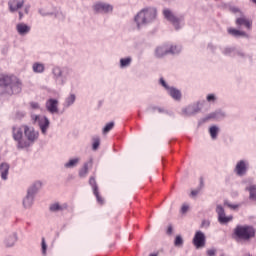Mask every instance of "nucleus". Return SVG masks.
<instances>
[{"mask_svg": "<svg viewBox=\"0 0 256 256\" xmlns=\"http://www.w3.org/2000/svg\"><path fill=\"white\" fill-rule=\"evenodd\" d=\"M235 24L239 29H247V31H251L253 27V21H251V19H248L245 16L237 18Z\"/></svg>", "mask_w": 256, "mask_h": 256, "instance_id": "9", "label": "nucleus"}, {"mask_svg": "<svg viewBox=\"0 0 256 256\" xmlns=\"http://www.w3.org/2000/svg\"><path fill=\"white\" fill-rule=\"evenodd\" d=\"M12 137L17 142V149H27L29 147V141L23 138V126H13Z\"/></svg>", "mask_w": 256, "mask_h": 256, "instance_id": "4", "label": "nucleus"}, {"mask_svg": "<svg viewBox=\"0 0 256 256\" xmlns=\"http://www.w3.org/2000/svg\"><path fill=\"white\" fill-rule=\"evenodd\" d=\"M49 209L52 213H57V211H65V209H67V204L60 205L59 203H54L50 205Z\"/></svg>", "mask_w": 256, "mask_h": 256, "instance_id": "21", "label": "nucleus"}, {"mask_svg": "<svg viewBox=\"0 0 256 256\" xmlns=\"http://www.w3.org/2000/svg\"><path fill=\"white\" fill-rule=\"evenodd\" d=\"M168 93L175 101H181V91L177 90V88L170 87Z\"/></svg>", "mask_w": 256, "mask_h": 256, "instance_id": "19", "label": "nucleus"}, {"mask_svg": "<svg viewBox=\"0 0 256 256\" xmlns=\"http://www.w3.org/2000/svg\"><path fill=\"white\" fill-rule=\"evenodd\" d=\"M201 109L199 108V105H194V106H188L185 110L184 113L186 115H195V113H199Z\"/></svg>", "mask_w": 256, "mask_h": 256, "instance_id": "23", "label": "nucleus"}, {"mask_svg": "<svg viewBox=\"0 0 256 256\" xmlns=\"http://www.w3.org/2000/svg\"><path fill=\"white\" fill-rule=\"evenodd\" d=\"M96 13H111L113 6L104 2H98L93 6Z\"/></svg>", "mask_w": 256, "mask_h": 256, "instance_id": "11", "label": "nucleus"}, {"mask_svg": "<svg viewBox=\"0 0 256 256\" xmlns=\"http://www.w3.org/2000/svg\"><path fill=\"white\" fill-rule=\"evenodd\" d=\"M39 13H41V15L45 16V15H51V13H43V10H39Z\"/></svg>", "mask_w": 256, "mask_h": 256, "instance_id": "54", "label": "nucleus"}, {"mask_svg": "<svg viewBox=\"0 0 256 256\" xmlns=\"http://www.w3.org/2000/svg\"><path fill=\"white\" fill-rule=\"evenodd\" d=\"M16 31L19 33V35H27V33L31 31V27L25 23H19L16 26Z\"/></svg>", "mask_w": 256, "mask_h": 256, "instance_id": "17", "label": "nucleus"}, {"mask_svg": "<svg viewBox=\"0 0 256 256\" xmlns=\"http://www.w3.org/2000/svg\"><path fill=\"white\" fill-rule=\"evenodd\" d=\"M93 165V159H90L88 162L84 163L83 167L79 170V177H87L89 173V166Z\"/></svg>", "mask_w": 256, "mask_h": 256, "instance_id": "16", "label": "nucleus"}, {"mask_svg": "<svg viewBox=\"0 0 256 256\" xmlns=\"http://www.w3.org/2000/svg\"><path fill=\"white\" fill-rule=\"evenodd\" d=\"M42 254L47 255V243H45V238H42Z\"/></svg>", "mask_w": 256, "mask_h": 256, "instance_id": "39", "label": "nucleus"}, {"mask_svg": "<svg viewBox=\"0 0 256 256\" xmlns=\"http://www.w3.org/2000/svg\"><path fill=\"white\" fill-rule=\"evenodd\" d=\"M206 253H207L208 256H215V254L217 253V250L209 249V250H207Z\"/></svg>", "mask_w": 256, "mask_h": 256, "instance_id": "42", "label": "nucleus"}, {"mask_svg": "<svg viewBox=\"0 0 256 256\" xmlns=\"http://www.w3.org/2000/svg\"><path fill=\"white\" fill-rule=\"evenodd\" d=\"M163 15H164L165 19H167V21L172 23V25L175 27L176 30L181 29V27L179 26L181 23V18L175 16V14H173V12H171V10L164 9Z\"/></svg>", "mask_w": 256, "mask_h": 256, "instance_id": "8", "label": "nucleus"}, {"mask_svg": "<svg viewBox=\"0 0 256 256\" xmlns=\"http://www.w3.org/2000/svg\"><path fill=\"white\" fill-rule=\"evenodd\" d=\"M215 96L213 95V94H209L208 96H207V101H209V102H211V101H215Z\"/></svg>", "mask_w": 256, "mask_h": 256, "instance_id": "45", "label": "nucleus"}, {"mask_svg": "<svg viewBox=\"0 0 256 256\" xmlns=\"http://www.w3.org/2000/svg\"><path fill=\"white\" fill-rule=\"evenodd\" d=\"M234 171L238 175V177H243L244 175H246L247 174V162H245V160L238 161Z\"/></svg>", "mask_w": 256, "mask_h": 256, "instance_id": "14", "label": "nucleus"}, {"mask_svg": "<svg viewBox=\"0 0 256 256\" xmlns=\"http://www.w3.org/2000/svg\"><path fill=\"white\" fill-rule=\"evenodd\" d=\"M157 109H158L157 106L152 107V111H157Z\"/></svg>", "mask_w": 256, "mask_h": 256, "instance_id": "57", "label": "nucleus"}, {"mask_svg": "<svg viewBox=\"0 0 256 256\" xmlns=\"http://www.w3.org/2000/svg\"><path fill=\"white\" fill-rule=\"evenodd\" d=\"M251 1L256 4V0H251Z\"/></svg>", "mask_w": 256, "mask_h": 256, "instance_id": "62", "label": "nucleus"}, {"mask_svg": "<svg viewBox=\"0 0 256 256\" xmlns=\"http://www.w3.org/2000/svg\"><path fill=\"white\" fill-rule=\"evenodd\" d=\"M200 185L203 187V178H200Z\"/></svg>", "mask_w": 256, "mask_h": 256, "instance_id": "58", "label": "nucleus"}, {"mask_svg": "<svg viewBox=\"0 0 256 256\" xmlns=\"http://www.w3.org/2000/svg\"><path fill=\"white\" fill-rule=\"evenodd\" d=\"M36 121H38V125L43 135H47V129H49V118L45 116H36Z\"/></svg>", "mask_w": 256, "mask_h": 256, "instance_id": "12", "label": "nucleus"}, {"mask_svg": "<svg viewBox=\"0 0 256 256\" xmlns=\"http://www.w3.org/2000/svg\"><path fill=\"white\" fill-rule=\"evenodd\" d=\"M16 117L17 119H21L22 117H25V112H17Z\"/></svg>", "mask_w": 256, "mask_h": 256, "instance_id": "46", "label": "nucleus"}, {"mask_svg": "<svg viewBox=\"0 0 256 256\" xmlns=\"http://www.w3.org/2000/svg\"><path fill=\"white\" fill-rule=\"evenodd\" d=\"M46 109L52 114L59 113V101L54 98L48 99L46 102Z\"/></svg>", "mask_w": 256, "mask_h": 256, "instance_id": "13", "label": "nucleus"}, {"mask_svg": "<svg viewBox=\"0 0 256 256\" xmlns=\"http://www.w3.org/2000/svg\"><path fill=\"white\" fill-rule=\"evenodd\" d=\"M24 11H25L26 15H28V14H29V7H26V8L24 9Z\"/></svg>", "mask_w": 256, "mask_h": 256, "instance_id": "55", "label": "nucleus"}, {"mask_svg": "<svg viewBox=\"0 0 256 256\" xmlns=\"http://www.w3.org/2000/svg\"><path fill=\"white\" fill-rule=\"evenodd\" d=\"M18 15H19V21H21L23 19V12L19 11Z\"/></svg>", "mask_w": 256, "mask_h": 256, "instance_id": "52", "label": "nucleus"}, {"mask_svg": "<svg viewBox=\"0 0 256 256\" xmlns=\"http://www.w3.org/2000/svg\"><path fill=\"white\" fill-rule=\"evenodd\" d=\"M191 195H192V197L199 195V190H192Z\"/></svg>", "mask_w": 256, "mask_h": 256, "instance_id": "50", "label": "nucleus"}, {"mask_svg": "<svg viewBox=\"0 0 256 256\" xmlns=\"http://www.w3.org/2000/svg\"><path fill=\"white\" fill-rule=\"evenodd\" d=\"M228 33L236 39H239V37H248L245 31L237 30L235 28H228Z\"/></svg>", "mask_w": 256, "mask_h": 256, "instance_id": "18", "label": "nucleus"}, {"mask_svg": "<svg viewBox=\"0 0 256 256\" xmlns=\"http://www.w3.org/2000/svg\"><path fill=\"white\" fill-rule=\"evenodd\" d=\"M131 61H132L131 57L120 59V67L122 68L129 67L131 65Z\"/></svg>", "mask_w": 256, "mask_h": 256, "instance_id": "29", "label": "nucleus"}, {"mask_svg": "<svg viewBox=\"0 0 256 256\" xmlns=\"http://www.w3.org/2000/svg\"><path fill=\"white\" fill-rule=\"evenodd\" d=\"M230 11H231L232 13H239V8H237V7H231V8H230Z\"/></svg>", "mask_w": 256, "mask_h": 256, "instance_id": "49", "label": "nucleus"}, {"mask_svg": "<svg viewBox=\"0 0 256 256\" xmlns=\"http://www.w3.org/2000/svg\"><path fill=\"white\" fill-rule=\"evenodd\" d=\"M25 5V0H9L8 7L10 13H15V11H19Z\"/></svg>", "mask_w": 256, "mask_h": 256, "instance_id": "15", "label": "nucleus"}, {"mask_svg": "<svg viewBox=\"0 0 256 256\" xmlns=\"http://www.w3.org/2000/svg\"><path fill=\"white\" fill-rule=\"evenodd\" d=\"M149 256H158V254L152 253Z\"/></svg>", "mask_w": 256, "mask_h": 256, "instance_id": "59", "label": "nucleus"}, {"mask_svg": "<svg viewBox=\"0 0 256 256\" xmlns=\"http://www.w3.org/2000/svg\"><path fill=\"white\" fill-rule=\"evenodd\" d=\"M77 163H79V158H74L69 160L68 163L65 164L66 169H69L71 167H75V165H77Z\"/></svg>", "mask_w": 256, "mask_h": 256, "instance_id": "33", "label": "nucleus"}, {"mask_svg": "<svg viewBox=\"0 0 256 256\" xmlns=\"http://www.w3.org/2000/svg\"><path fill=\"white\" fill-rule=\"evenodd\" d=\"M158 113H165V109L158 107L157 108Z\"/></svg>", "mask_w": 256, "mask_h": 256, "instance_id": "51", "label": "nucleus"}, {"mask_svg": "<svg viewBox=\"0 0 256 256\" xmlns=\"http://www.w3.org/2000/svg\"><path fill=\"white\" fill-rule=\"evenodd\" d=\"M160 84L162 85V87L166 88L167 91L170 90L171 87H169V85H167V82H165V79L160 78Z\"/></svg>", "mask_w": 256, "mask_h": 256, "instance_id": "41", "label": "nucleus"}, {"mask_svg": "<svg viewBox=\"0 0 256 256\" xmlns=\"http://www.w3.org/2000/svg\"><path fill=\"white\" fill-rule=\"evenodd\" d=\"M0 87H3L7 95H18L23 89V83L17 76H0Z\"/></svg>", "mask_w": 256, "mask_h": 256, "instance_id": "1", "label": "nucleus"}, {"mask_svg": "<svg viewBox=\"0 0 256 256\" xmlns=\"http://www.w3.org/2000/svg\"><path fill=\"white\" fill-rule=\"evenodd\" d=\"M0 173H1V178L6 181L7 175H9V164L7 163H2L0 165Z\"/></svg>", "mask_w": 256, "mask_h": 256, "instance_id": "20", "label": "nucleus"}, {"mask_svg": "<svg viewBox=\"0 0 256 256\" xmlns=\"http://www.w3.org/2000/svg\"><path fill=\"white\" fill-rule=\"evenodd\" d=\"M33 71L34 73H43V71H45V65L36 62L33 64Z\"/></svg>", "mask_w": 256, "mask_h": 256, "instance_id": "26", "label": "nucleus"}, {"mask_svg": "<svg viewBox=\"0 0 256 256\" xmlns=\"http://www.w3.org/2000/svg\"><path fill=\"white\" fill-rule=\"evenodd\" d=\"M24 130V137H26V141H28L29 147L39 139V132L35 131L34 128H31L27 125H22Z\"/></svg>", "mask_w": 256, "mask_h": 256, "instance_id": "6", "label": "nucleus"}, {"mask_svg": "<svg viewBox=\"0 0 256 256\" xmlns=\"http://www.w3.org/2000/svg\"><path fill=\"white\" fill-rule=\"evenodd\" d=\"M246 191H249L250 199H256V186L255 185H252V186L246 188Z\"/></svg>", "mask_w": 256, "mask_h": 256, "instance_id": "31", "label": "nucleus"}, {"mask_svg": "<svg viewBox=\"0 0 256 256\" xmlns=\"http://www.w3.org/2000/svg\"><path fill=\"white\" fill-rule=\"evenodd\" d=\"M186 211H189V206L183 205L182 208H181V212L185 213Z\"/></svg>", "mask_w": 256, "mask_h": 256, "instance_id": "48", "label": "nucleus"}, {"mask_svg": "<svg viewBox=\"0 0 256 256\" xmlns=\"http://www.w3.org/2000/svg\"><path fill=\"white\" fill-rule=\"evenodd\" d=\"M89 185L92 187L93 192L99 191V186L97 185V180H95L94 176L89 178Z\"/></svg>", "mask_w": 256, "mask_h": 256, "instance_id": "28", "label": "nucleus"}, {"mask_svg": "<svg viewBox=\"0 0 256 256\" xmlns=\"http://www.w3.org/2000/svg\"><path fill=\"white\" fill-rule=\"evenodd\" d=\"M41 182H35L30 188H28L27 195L23 200V206L25 209H29L33 205V200L35 199V194L39 191L41 187Z\"/></svg>", "mask_w": 256, "mask_h": 256, "instance_id": "5", "label": "nucleus"}, {"mask_svg": "<svg viewBox=\"0 0 256 256\" xmlns=\"http://www.w3.org/2000/svg\"><path fill=\"white\" fill-rule=\"evenodd\" d=\"M30 106L32 109H39V103H37V102H31Z\"/></svg>", "mask_w": 256, "mask_h": 256, "instance_id": "44", "label": "nucleus"}, {"mask_svg": "<svg viewBox=\"0 0 256 256\" xmlns=\"http://www.w3.org/2000/svg\"><path fill=\"white\" fill-rule=\"evenodd\" d=\"M75 94H71L68 98H66V107H71V105H73V103H75Z\"/></svg>", "mask_w": 256, "mask_h": 256, "instance_id": "34", "label": "nucleus"}, {"mask_svg": "<svg viewBox=\"0 0 256 256\" xmlns=\"http://www.w3.org/2000/svg\"><path fill=\"white\" fill-rule=\"evenodd\" d=\"M208 47H210V49H213V45L209 44Z\"/></svg>", "mask_w": 256, "mask_h": 256, "instance_id": "60", "label": "nucleus"}, {"mask_svg": "<svg viewBox=\"0 0 256 256\" xmlns=\"http://www.w3.org/2000/svg\"><path fill=\"white\" fill-rule=\"evenodd\" d=\"M223 117H225V113H223L221 111H216V112L210 113L206 117V121H208V119H216V121H219V119H223Z\"/></svg>", "mask_w": 256, "mask_h": 256, "instance_id": "22", "label": "nucleus"}, {"mask_svg": "<svg viewBox=\"0 0 256 256\" xmlns=\"http://www.w3.org/2000/svg\"><path fill=\"white\" fill-rule=\"evenodd\" d=\"M183 243H184L183 237H181V235H177L174 240V246L181 247L183 245Z\"/></svg>", "mask_w": 256, "mask_h": 256, "instance_id": "35", "label": "nucleus"}, {"mask_svg": "<svg viewBox=\"0 0 256 256\" xmlns=\"http://www.w3.org/2000/svg\"><path fill=\"white\" fill-rule=\"evenodd\" d=\"M162 163H165V159L164 158H162Z\"/></svg>", "mask_w": 256, "mask_h": 256, "instance_id": "61", "label": "nucleus"}, {"mask_svg": "<svg viewBox=\"0 0 256 256\" xmlns=\"http://www.w3.org/2000/svg\"><path fill=\"white\" fill-rule=\"evenodd\" d=\"M166 53H171L172 55H177V53H181V47L179 46H171L170 49Z\"/></svg>", "mask_w": 256, "mask_h": 256, "instance_id": "32", "label": "nucleus"}, {"mask_svg": "<svg viewBox=\"0 0 256 256\" xmlns=\"http://www.w3.org/2000/svg\"><path fill=\"white\" fill-rule=\"evenodd\" d=\"M209 225H211V223L209 222V220H203L201 223V227H209Z\"/></svg>", "mask_w": 256, "mask_h": 256, "instance_id": "43", "label": "nucleus"}, {"mask_svg": "<svg viewBox=\"0 0 256 256\" xmlns=\"http://www.w3.org/2000/svg\"><path fill=\"white\" fill-rule=\"evenodd\" d=\"M228 207H230L231 209H237V205H231V204H228Z\"/></svg>", "mask_w": 256, "mask_h": 256, "instance_id": "53", "label": "nucleus"}, {"mask_svg": "<svg viewBox=\"0 0 256 256\" xmlns=\"http://www.w3.org/2000/svg\"><path fill=\"white\" fill-rule=\"evenodd\" d=\"M52 73L57 78H59V77H61V75H63V71L59 67H54Z\"/></svg>", "mask_w": 256, "mask_h": 256, "instance_id": "38", "label": "nucleus"}, {"mask_svg": "<svg viewBox=\"0 0 256 256\" xmlns=\"http://www.w3.org/2000/svg\"><path fill=\"white\" fill-rule=\"evenodd\" d=\"M192 243L196 249H203L207 243V237H205V233L201 232V230L196 231Z\"/></svg>", "mask_w": 256, "mask_h": 256, "instance_id": "7", "label": "nucleus"}, {"mask_svg": "<svg viewBox=\"0 0 256 256\" xmlns=\"http://www.w3.org/2000/svg\"><path fill=\"white\" fill-rule=\"evenodd\" d=\"M16 242H17V234H12L5 240V246L13 247V245H15Z\"/></svg>", "mask_w": 256, "mask_h": 256, "instance_id": "24", "label": "nucleus"}, {"mask_svg": "<svg viewBox=\"0 0 256 256\" xmlns=\"http://www.w3.org/2000/svg\"><path fill=\"white\" fill-rule=\"evenodd\" d=\"M236 55H238L239 57H243V53L241 52H237Z\"/></svg>", "mask_w": 256, "mask_h": 256, "instance_id": "56", "label": "nucleus"}, {"mask_svg": "<svg viewBox=\"0 0 256 256\" xmlns=\"http://www.w3.org/2000/svg\"><path fill=\"white\" fill-rule=\"evenodd\" d=\"M234 235L241 241H249V239L255 237V228L249 225H237L234 229Z\"/></svg>", "mask_w": 256, "mask_h": 256, "instance_id": "3", "label": "nucleus"}, {"mask_svg": "<svg viewBox=\"0 0 256 256\" xmlns=\"http://www.w3.org/2000/svg\"><path fill=\"white\" fill-rule=\"evenodd\" d=\"M92 143L93 151H97L99 149V145H101V139L99 137H94Z\"/></svg>", "mask_w": 256, "mask_h": 256, "instance_id": "30", "label": "nucleus"}, {"mask_svg": "<svg viewBox=\"0 0 256 256\" xmlns=\"http://www.w3.org/2000/svg\"><path fill=\"white\" fill-rule=\"evenodd\" d=\"M157 17V9L156 8H144L142 9L134 18V21L138 27L141 29V25H147V23H151L155 21Z\"/></svg>", "mask_w": 256, "mask_h": 256, "instance_id": "2", "label": "nucleus"}, {"mask_svg": "<svg viewBox=\"0 0 256 256\" xmlns=\"http://www.w3.org/2000/svg\"><path fill=\"white\" fill-rule=\"evenodd\" d=\"M223 53L224 55H231V53H235V48H225Z\"/></svg>", "mask_w": 256, "mask_h": 256, "instance_id": "40", "label": "nucleus"}, {"mask_svg": "<svg viewBox=\"0 0 256 256\" xmlns=\"http://www.w3.org/2000/svg\"><path fill=\"white\" fill-rule=\"evenodd\" d=\"M93 194L95 195L96 199H97V203H99L100 205H103V203H105V200L103 199V197L101 196V194H99V190H95L93 192Z\"/></svg>", "mask_w": 256, "mask_h": 256, "instance_id": "36", "label": "nucleus"}, {"mask_svg": "<svg viewBox=\"0 0 256 256\" xmlns=\"http://www.w3.org/2000/svg\"><path fill=\"white\" fill-rule=\"evenodd\" d=\"M169 50L165 49L164 47H158L156 48L155 55L158 58L165 57V55H169Z\"/></svg>", "mask_w": 256, "mask_h": 256, "instance_id": "25", "label": "nucleus"}, {"mask_svg": "<svg viewBox=\"0 0 256 256\" xmlns=\"http://www.w3.org/2000/svg\"><path fill=\"white\" fill-rule=\"evenodd\" d=\"M167 235H173V226H168Z\"/></svg>", "mask_w": 256, "mask_h": 256, "instance_id": "47", "label": "nucleus"}, {"mask_svg": "<svg viewBox=\"0 0 256 256\" xmlns=\"http://www.w3.org/2000/svg\"><path fill=\"white\" fill-rule=\"evenodd\" d=\"M209 133L212 139H217V135H219V127L217 126L210 127Z\"/></svg>", "mask_w": 256, "mask_h": 256, "instance_id": "27", "label": "nucleus"}, {"mask_svg": "<svg viewBox=\"0 0 256 256\" xmlns=\"http://www.w3.org/2000/svg\"><path fill=\"white\" fill-rule=\"evenodd\" d=\"M216 213L218 215V221L221 223V225H227L229 221H233V216H226L225 209L221 205L216 207Z\"/></svg>", "mask_w": 256, "mask_h": 256, "instance_id": "10", "label": "nucleus"}, {"mask_svg": "<svg viewBox=\"0 0 256 256\" xmlns=\"http://www.w3.org/2000/svg\"><path fill=\"white\" fill-rule=\"evenodd\" d=\"M115 127V123L114 122H109L105 125V127L103 128V133H109V131H111V129H113Z\"/></svg>", "mask_w": 256, "mask_h": 256, "instance_id": "37", "label": "nucleus"}]
</instances>
